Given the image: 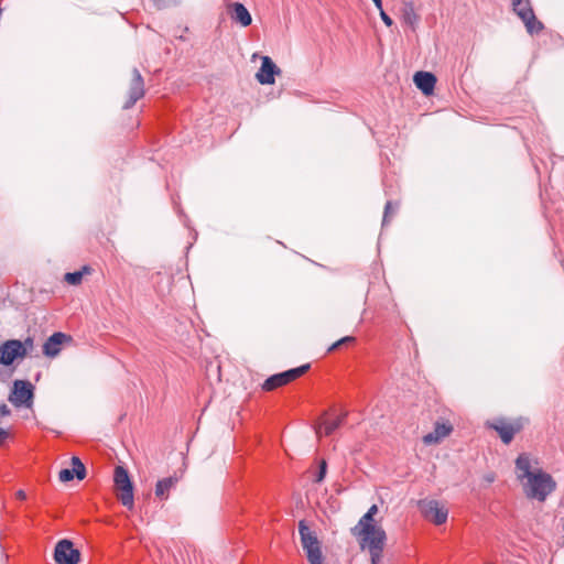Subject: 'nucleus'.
<instances>
[{"label": "nucleus", "mask_w": 564, "mask_h": 564, "mask_svg": "<svg viewBox=\"0 0 564 564\" xmlns=\"http://www.w3.org/2000/svg\"><path fill=\"white\" fill-rule=\"evenodd\" d=\"M326 471H327V463H326V460L323 459L319 464V469L316 475L315 481L322 482L326 476Z\"/></svg>", "instance_id": "393cba45"}, {"label": "nucleus", "mask_w": 564, "mask_h": 564, "mask_svg": "<svg viewBox=\"0 0 564 564\" xmlns=\"http://www.w3.org/2000/svg\"><path fill=\"white\" fill-rule=\"evenodd\" d=\"M310 369V364L289 369L286 371L272 375L269 377L262 384V389L264 391H272L276 388L283 387L291 381L300 378L302 375H304Z\"/></svg>", "instance_id": "0eeeda50"}, {"label": "nucleus", "mask_w": 564, "mask_h": 564, "mask_svg": "<svg viewBox=\"0 0 564 564\" xmlns=\"http://www.w3.org/2000/svg\"><path fill=\"white\" fill-rule=\"evenodd\" d=\"M416 87L426 96L431 95L436 84V77L430 72H417L414 75Z\"/></svg>", "instance_id": "f3484780"}, {"label": "nucleus", "mask_w": 564, "mask_h": 564, "mask_svg": "<svg viewBox=\"0 0 564 564\" xmlns=\"http://www.w3.org/2000/svg\"><path fill=\"white\" fill-rule=\"evenodd\" d=\"M399 208V204H393L391 200H388L384 206V213H383V219H382V226H386L389 221L390 215L397 212Z\"/></svg>", "instance_id": "4be33fe9"}, {"label": "nucleus", "mask_w": 564, "mask_h": 564, "mask_svg": "<svg viewBox=\"0 0 564 564\" xmlns=\"http://www.w3.org/2000/svg\"><path fill=\"white\" fill-rule=\"evenodd\" d=\"M144 80L138 68L132 69V79L130 83L128 99L123 105V109L132 108L138 100L144 96Z\"/></svg>", "instance_id": "f8f14e48"}, {"label": "nucleus", "mask_w": 564, "mask_h": 564, "mask_svg": "<svg viewBox=\"0 0 564 564\" xmlns=\"http://www.w3.org/2000/svg\"><path fill=\"white\" fill-rule=\"evenodd\" d=\"M452 431H453V426L451 423L436 422L434 430L423 436V443L425 445L438 444L445 437H447L452 433Z\"/></svg>", "instance_id": "2eb2a0df"}, {"label": "nucleus", "mask_w": 564, "mask_h": 564, "mask_svg": "<svg viewBox=\"0 0 564 564\" xmlns=\"http://www.w3.org/2000/svg\"><path fill=\"white\" fill-rule=\"evenodd\" d=\"M406 20L408 21H411L412 20V17H410L409 14L406 15Z\"/></svg>", "instance_id": "473e14b6"}, {"label": "nucleus", "mask_w": 564, "mask_h": 564, "mask_svg": "<svg viewBox=\"0 0 564 564\" xmlns=\"http://www.w3.org/2000/svg\"><path fill=\"white\" fill-rule=\"evenodd\" d=\"M11 414V410L6 403L0 404V417L1 416H9Z\"/></svg>", "instance_id": "cd10ccee"}, {"label": "nucleus", "mask_w": 564, "mask_h": 564, "mask_svg": "<svg viewBox=\"0 0 564 564\" xmlns=\"http://www.w3.org/2000/svg\"><path fill=\"white\" fill-rule=\"evenodd\" d=\"M280 73V68L269 56H263L261 67L256 77L262 85H272L274 83V75Z\"/></svg>", "instance_id": "ddd939ff"}, {"label": "nucleus", "mask_w": 564, "mask_h": 564, "mask_svg": "<svg viewBox=\"0 0 564 564\" xmlns=\"http://www.w3.org/2000/svg\"><path fill=\"white\" fill-rule=\"evenodd\" d=\"M76 477V473L72 471V468H64L58 474V479L62 482H67L74 479Z\"/></svg>", "instance_id": "5701e85b"}, {"label": "nucleus", "mask_w": 564, "mask_h": 564, "mask_svg": "<svg viewBox=\"0 0 564 564\" xmlns=\"http://www.w3.org/2000/svg\"><path fill=\"white\" fill-rule=\"evenodd\" d=\"M33 338L32 337H26L23 341H22V346L25 350V356L29 354L30 350L33 349Z\"/></svg>", "instance_id": "a878e982"}, {"label": "nucleus", "mask_w": 564, "mask_h": 564, "mask_svg": "<svg viewBox=\"0 0 564 564\" xmlns=\"http://www.w3.org/2000/svg\"><path fill=\"white\" fill-rule=\"evenodd\" d=\"M345 415L325 420L317 429L318 435H332L344 422Z\"/></svg>", "instance_id": "6ab92c4d"}, {"label": "nucleus", "mask_w": 564, "mask_h": 564, "mask_svg": "<svg viewBox=\"0 0 564 564\" xmlns=\"http://www.w3.org/2000/svg\"><path fill=\"white\" fill-rule=\"evenodd\" d=\"M380 18L387 26H392L393 20L384 12V10L380 11Z\"/></svg>", "instance_id": "bb28decb"}, {"label": "nucleus", "mask_w": 564, "mask_h": 564, "mask_svg": "<svg viewBox=\"0 0 564 564\" xmlns=\"http://www.w3.org/2000/svg\"><path fill=\"white\" fill-rule=\"evenodd\" d=\"M227 12L230 15L231 21L240 24L241 26H249L252 22V18L248 9L240 2L229 3L227 6Z\"/></svg>", "instance_id": "4468645a"}, {"label": "nucleus", "mask_w": 564, "mask_h": 564, "mask_svg": "<svg viewBox=\"0 0 564 564\" xmlns=\"http://www.w3.org/2000/svg\"><path fill=\"white\" fill-rule=\"evenodd\" d=\"M422 516L436 525H442L447 521L448 510L434 499H422L417 503Z\"/></svg>", "instance_id": "6e6552de"}, {"label": "nucleus", "mask_w": 564, "mask_h": 564, "mask_svg": "<svg viewBox=\"0 0 564 564\" xmlns=\"http://www.w3.org/2000/svg\"><path fill=\"white\" fill-rule=\"evenodd\" d=\"M54 561L56 564H77L80 561V552L74 547L70 540L63 539L55 545Z\"/></svg>", "instance_id": "1a4fd4ad"}, {"label": "nucleus", "mask_w": 564, "mask_h": 564, "mask_svg": "<svg viewBox=\"0 0 564 564\" xmlns=\"http://www.w3.org/2000/svg\"><path fill=\"white\" fill-rule=\"evenodd\" d=\"M9 437V432L2 427H0V446L4 444L7 438Z\"/></svg>", "instance_id": "c85d7f7f"}, {"label": "nucleus", "mask_w": 564, "mask_h": 564, "mask_svg": "<svg viewBox=\"0 0 564 564\" xmlns=\"http://www.w3.org/2000/svg\"><path fill=\"white\" fill-rule=\"evenodd\" d=\"M372 1H373V3H375L376 8H377L379 11L383 10V8H382V1H381V0H372Z\"/></svg>", "instance_id": "c756f323"}, {"label": "nucleus", "mask_w": 564, "mask_h": 564, "mask_svg": "<svg viewBox=\"0 0 564 564\" xmlns=\"http://www.w3.org/2000/svg\"><path fill=\"white\" fill-rule=\"evenodd\" d=\"M511 4L513 12L522 20L530 34H536L543 30L544 25L536 19L530 0H511Z\"/></svg>", "instance_id": "39448f33"}, {"label": "nucleus", "mask_w": 564, "mask_h": 564, "mask_svg": "<svg viewBox=\"0 0 564 564\" xmlns=\"http://www.w3.org/2000/svg\"><path fill=\"white\" fill-rule=\"evenodd\" d=\"M488 425L499 434L505 444H509L513 440L514 435L523 427L521 420L507 422L503 419H497Z\"/></svg>", "instance_id": "9b49d317"}, {"label": "nucleus", "mask_w": 564, "mask_h": 564, "mask_svg": "<svg viewBox=\"0 0 564 564\" xmlns=\"http://www.w3.org/2000/svg\"><path fill=\"white\" fill-rule=\"evenodd\" d=\"M178 478L176 476H170L160 479L155 485V496L160 499H166L172 488L176 486Z\"/></svg>", "instance_id": "a211bd4d"}, {"label": "nucleus", "mask_w": 564, "mask_h": 564, "mask_svg": "<svg viewBox=\"0 0 564 564\" xmlns=\"http://www.w3.org/2000/svg\"><path fill=\"white\" fill-rule=\"evenodd\" d=\"M72 471L76 473L77 479H84L86 477V467L83 462L77 456H74L72 457Z\"/></svg>", "instance_id": "412c9836"}, {"label": "nucleus", "mask_w": 564, "mask_h": 564, "mask_svg": "<svg viewBox=\"0 0 564 564\" xmlns=\"http://www.w3.org/2000/svg\"><path fill=\"white\" fill-rule=\"evenodd\" d=\"M17 496H18V498H20V499H25V497H26V495H25V492H24L23 490H19V491L17 492Z\"/></svg>", "instance_id": "2f4dec72"}, {"label": "nucleus", "mask_w": 564, "mask_h": 564, "mask_svg": "<svg viewBox=\"0 0 564 564\" xmlns=\"http://www.w3.org/2000/svg\"><path fill=\"white\" fill-rule=\"evenodd\" d=\"M34 398V387L30 381L15 380L13 382V389L9 394L8 400L15 408H31Z\"/></svg>", "instance_id": "423d86ee"}, {"label": "nucleus", "mask_w": 564, "mask_h": 564, "mask_svg": "<svg viewBox=\"0 0 564 564\" xmlns=\"http://www.w3.org/2000/svg\"><path fill=\"white\" fill-rule=\"evenodd\" d=\"M67 339H69V336L66 334L61 332L54 333L43 344V354L46 357H56L61 351L63 343Z\"/></svg>", "instance_id": "dca6fc26"}, {"label": "nucleus", "mask_w": 564, "mask_h": 564, "mask_svg": "<svg viewBox=\"0 0 564 564\" xmlns=\"http://www.w3.org/2000/svg\"><path fill=\"white\" fill-rule=\"evenodd\" d=\"M377 513L378 506L372 505L357 524L350 529V533L357 539L360 550L369 553L370 564H380L388 541L386 530L375 518Z\"/></svg>", "instance_id": "f257e3e1"}, {"label": "nucleus", "mask_w": 564, "mask_h": 564, "mask_svg": "<svg viewBox=\"0 0 564 564\" xmlns=\"http://www.w3.org/2000/svg\"><path fill=\"white\" fill-rule=\"evenodd\" d=\"M89 267L85 265L80 271L67 272L64 276V280L72 285L80 284L84 273H89Z\"/></svg>", "instance_id": "aec40b11"}, {"label": "nucleus", "mask_w": 564, "mask_h": 564, "mask_svg": "<svg viewBox=\"0 0 564 564\" xmlns=\"http://www.w3.org/2000/svg\"><path fill=\"white\" fill-rule=\"evenodd\" d=\"M25 350L19 339H9L0 345V364L10 366L18 358H24Z\"/></svg>", "instance_id": "9d476101"}, {"label": "nucleus", "mask_w": 564, "mask_h": 564, "mask_svg": "<svg viewBox=\"0 0 564 564\" xmlns=\"http://www.w3.org/2000/svg\"><path fill=\"white\" fill-rule=\"evenodd\" d=\"M354 341H355V337H352V336H345V337L340 338L339 340H337L336 343H334L328 348V351H333V350L339 348L340 346H343L345 344H349V343H354Z\"/></svg>", "instance_id": "b1692460"}, {"label": "nucleus", "mask_w": 564, "mask_h": 564, "mask_svg": "<svg viewBox=\"0 0 564 564\" xmlns=\"http://www.w3.org/2000/svg\"><path fill=\"white\" fill-rule=\"evenodd\" d=\"M154 2V4L158 7V8H161L165 4V0H152Z\"/></svg>", "instance_id": "7c9ffc66"}, {"label": "nucleus", "mask_w": 564, "mask_h": 564, "mask_svg": "<svg viewBox=\"0 0 564 564\" xmlns=\"http://www.w3.org/2000/svg\"><path fill=\"white\" fill-rule=\"evenodd\" d=\"M115 487L119 490L118 499L128 509L134 506L133 486L128 470L122 466H117L113 473Z\"/></svg>", "instance_id": "20e7f679"}, {"label": "nucleus", "mask_w": 564, "mask_h": 564, "mask_svg": "<svg viewBox=\"0 0 564 564\" xmlns=\"http://www.w3.org/2000/svg\"><path fill=\"white\" fill-rule=\"evenodd\" d=\"M301 544L310 564H324V556L316 534L310 530L304 520L299 522Z\"/></svg>", "instance_id": "7ed1b4c3"}, {"label": "nucleus", "mask_w": 564, "mask_h": 564, "mask_svg": "<svg viewBox=\"0 0 564 564\" xmlns=\"http://www.w3.org/2000/svg\"><path fill=\"white\" fill-rule=\"evenodd\" d=\"M516 469L520 481L527 479V482L523 484V489L529 499H536L543 502L556 488V482L550 474L541 469L534 473L531 471V462L527 454H520L517 457Z\"/></svg>", "instance_id": "f03ea898"}]
</instances>
